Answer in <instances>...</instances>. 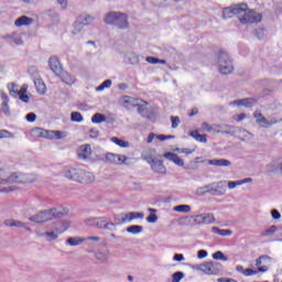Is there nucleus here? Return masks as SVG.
<instances>
[{"label": "nucleus", "mask_w": 282, "mask_h": 282, "mask_svg": "<svg viewBox=\"0 0 282 282\" xmlns=\"http://www.w3.org/2000/svg\"><path fill=\"white\" fill-rule=\"evenodd\" d=\"M128 17L121 12L111 11L104 18L105 23L108 25H116L119 30H127L129 28Z\"/></svg>", "instance_id": "f257e3e1"}, {"label": "nucleus", "mask_w": 282, "mask_h": 282, "mask_svg": "<svg viewBox=\"0 0 282 282\" xmlns=\"http://www.w3.org/2000/svg\"><path fill=\"white\" fill-rule=\"evenodd\" d=\"M63 217V212L57 208L40 212L31 217L29 221H34L35 224H45V221H52V219H61Z\"/></svg>", "instance_id": "f03ea898"}, {"label": "nucleus", "mask_w": 282, "mask_h": 282, "mask_svg": "<svg viewBox=\"0 0 282 282\" xmlns=\"http://www.w3.org/2000/svg\"><path fill=\"white\" fill-rule=\"evenodd\" d=\"M36 177L32 174H23L21 172L11 173L8 178L0 180V184L6 186V184H32L35 182Z\"/></svg>", "instance_id": "7ed1b4c3"}, {"label": "nucleus", "mask_w": 282, "mask_h": 282, "mask_svg": "<svg viewBox=\"0 0 282 282\" xmlns=\"http://www.w3.org/2000/svg\"><path fill=\"white\" fill-rule=\"evenodd\" d=\"M240 8L243 9L242 12H239L238 19L242 25H246L247 23H261V13L248 9V4L246 3L240 4Z\"/></svg>", "instance_id": "20e7f679"}, {"label": "nucleus", "mask_w": 282, "mask_h": 282, "mask_svg": "<svg viewBox=\"0 0 282 282\" xmlns=\"http://www.w3.org/2000/svg\"><path fill=\"white\" fill-rule=\"evenodd\" d=\"M87 226H94L95 228H98L99 230H116V223L111 221L107 217H95V218H88L86 220Z\"/></svg>", "instance_id": "39448f33"}, {"label": "nucleus", "mask_w": 282, "mask_h": 282, "mask_svg": "<svg viewBox=\"0 0 282 282\" xmlns=\"http://www.w3.org/2000/svg\"><path fill=\"white\" fill-rule=\"evenodd\" d=\"M218 67L220 74H232L235 67L232 66V59L228 56V53L220 51L218 55Z\"/></svg>", "instance_id": "423d86ee"}, {"label": "nucleus", "mask_w": 282, "mask_h": 282, "mask_svg": "<svg viewBox=\"0 0 282 282\" xmlns=\"http://www.w3.org/2000/svg\"><path fill=\"white\" fill-rule=\"evenodd\" d=\"M224 270V265L220 262L209 261L203 263V274L208 276H216Z\"/></svg>", "instance_id": "0eeeda50"}, {"label": "nucleus", "mask_w": 282, "mask_h": 282, "mask_svg": "<svg viewBox=\"0 0 282 282\" xmlns=\"http://www.w3.org/2000/svg\"><path fill=\"white\" fill-rule=\"evenodd\" d=\"M253 118H256L257 124L261 126L262 129H270V127H273V124H276V119H268L263 117V113L261 112H254Z\"/></svg>", "instance_id": "6e6552de"}, {"label": "nucleus", "mask_w": 282, "mask_h": 282, "mask_svg": "<svg viewBox=\"0 0 282 282\" xmlns=\"http://www.w3.org/2000/svg\"><path fill=\"white\" fill-rule=\"evenodd\" d=\"M239 12H243V8H241V4L227 7L223 10V19H232L235 14L239 17Z\"/></svg>", "instance_id": "1a4fd4ad"}, {"label": "nucleus", "mask_w": 282, "mask_h": 282, "mask_svg": "<svg viewBox=\"0 0 282 282\" xmlns=\"http://www.w3.org/2000/svg\"><path fill=\"white\" fill-rule=\"evenodd\" d=\"M127 160H129V158L122 154H116V153L106 154V162H108L109 164H127Z\"/></svg>", "instance_id": "9d476101"}, {"label": "nucleus", "mask_w": 282, "mask_h": 282, "mask_svg": "<svg viewBox=\"0 0 282 282\" xmlns=\"http://www.w3.org/2000/svg\"><path fill=\"white\" fill-rule=\"evenodd\" d=\"M3 226H7V228H24V230L32 232V228L28 227L25 223L12 218L6 219Z\"/></svg>", "instance_id": "9b49d317"}, {"label": "nucleus", "mask_w": 282, "mask_h": 282, "mask_svg": "<svg viewBox=\"0 0 282 282\" xmlns=\"http://www.w3.org/2000/svg\"><path fill=\"white\" fill-rule=\"evenodd\" d=\"M138 102H140V99L133 98L131 96H123L119 100L121 107H124L126 109H132V107H138Z\"/></svg>", "instance_id": "f8f14e48"}, {"label": "nucleus", "mask_w": 282, "mask_h": 282, "mask_svg": "<svg viewBox=\"0 0 282 282\" xmlns=\"http://www.w3.org/2000/svg\"><path fill=\"white\" fill-rule=\"evenodd\" d=\"M195 221L205 225L215 224V215L210 213L199 214L195 216Z\"/></svg>", "instance_id": "ddd939ff"}, {"label": "nucleus", "mask_w": 282, "mask_h": 282, "mask_svg": "<svg viewBox=\"0 0 282 282\" xmlns=\"http://www.w3.org/2000/svg\"><path fill=\"white\" fill-rule=\"evenodd\" d=\"M96 182V175L94 173L82 170V174L79 175V184H94Z\"/></svg>", "instance_id": "4468645a"}, {"label": "nucleus", "mask_w": 282, "mask_h": 282, "mask_svg": "<svg viewBox=\"0 0 282 282\" xmlns=\"http://www.w3.org/2000/svg\"><path fill=\"white\" fill-rule=\"evenodd\" d=\"M50 69L55 74V76H61L63 72V66H61V62L56 57H51L48 59Z\"/></svg>", "instance_id": "2eb2a0df"}, {"label": "nucleus", "mask_w": 282, "mask_h": 282, "mask_svg": "<svg viewBox=\"0 0 282 282\" xmlns=\"http://www.w3.org/2000/svg\"><path fill=\"white\" fill-rule=\"evenodd\" d=\"M83 169L70 167L65 172V177L73 182H79Z\"/></svg>", "instance_id": "dca6fc26"}, {"label": "nucleus", "mask_w": 282, "mask_h": 282, "mask_svg": "<svg viewBox=\"0 0 282 282\" xmlns=\"http://www.w3.org/2000/svg\"><path fill=\"white\" fill-rule=\"evenodd\" d=\"M77 155L79 160H89V158H91V145L89 144L80 145L78 149Z\"/></svg>", "instance_id": "f3484780"}, {"label": "nucleus", "mask_w": 282, "mask_h": 282, "mask_svg": "<svg viewBox=\"0 0 282 282\" xmlns=\"http://www.w3.org/2000/svg\"><path fill=\"white\" fill-rule=\"evenodd\" d=\"M151 170L154 173H159L161 175H165L166 174V166H164V163L160 160H154L150 163Z\"/></svg>", "instance_id": "a211bd4d"}, {"label": "nucleus", "mask_w": 282, "mask_h": 282, "mask_svg": "<svg viewBox=\"0 0 282 282\" xmlns=\"http://www.w3.org/2000/svg\"><path fill=\"white\" fill-rule=\"evenodd\" d=\"M0 98L2 100L1 102L2 112L4 113V116H10V106L8 105V102H10V98L3 90H0Z\"/></svg>", "instance_id": "6ab92c4d"}, {"label": "nucleus", "mask_w": 282, "mask_h": 282, "mask_svg": "<svg viewBox=\"0 0 282 282\" xmlns=\"http://www.w3.org/2000/svg\"><path fill=\"white\" fill-rule=\"evenodd\" d=\"M61 80L65 83V85H76V76L69 74L67 70H62L59 75Z\"/></svg>", "instance_id": "aec40b11"}, {"label": "nucleus", "mask_w": 282, "mask_h": 282, "mask_svg": "<svg viewBox=\"0 0 282 282\" xmlns=\"http://www.w3.org/2000/svg\"><path fill=\"white\" fill-rule=\"evenodd\" d=\"M163 158H165V160H169L170 162H173L174 164H176V166H184V160H182L177 154L173 152L164 153Z\"/></svg>", "instance_id": "412c9836"}, {"label": "nucleus", "mask_w": 282, "mask_h": 282, "mask_svg": "<svg viewBox=\"0 0 282 282\" xmlns=\"http://www.w3.org/2000/svg\"><path fill=\"white\" fill-rule=\"evenodd\" d=\"M33 83L35 85V89L37 94H41L43 96L47 91V87L45 86V83L43 82V79L39 78L37 74L34 76Z\"/></svg>", "instance_id": "4be33fe9"}, {"label": "nucleus", "mask_w": 282, "mask_h": 282, "mask_svg": "<svg viewBox=\"0 0 282 282\" xmlns=\"http://www.w3.org/2000/svg\"><path fill=\"white\" fill-rule=\"evenodd\" d=\"M213 195L215 197H221V195H226V181L214 183Z\"/></svg>", "instance_id": "5701e85b"}, {"label": "nucleus", "mask_w": 282, "mask_h": 282, "mask_svg": "<svg viewBox=\"0 0 282 282\" xmlns=\"http://www.w3.org/2000/svg\"><path fill=\"white\" fill-rule=\"evenodd\" d=\"M95 257L98 261H101V263H105L109 260V257H111V252L109 251V248H104L95 253Z\"/></svg>", "instance_id": "b1692460"}, {"label": "nucleus", "mask_w": 282, "mask_h": 282, "mask_svg": "<svg viewBox=\"0 0 282 282\" xmlns=\"http://www.w3.org/2000/svg\"><path fill=\"white\" fill-rule=\"evenodd\" d=\"M155 153V149H148L142 152V160H144L148 164H151L152 162H154V160H158Z\"/></svg>", "instance_id": "393cba45"}, {"label": "nucleus", "mask_w": 282, "mask_h": 282, "mask_svg": "<svg viewBox=\"0 0 282 282\" xmlns=\"http://www.w3.org/2000/svg\"><path fill=\"white\" fill-rule=\"evenodd\" d=\"M34 20L28 15H22L18 18L14 22L15 28H23V25H32Z\"/></svg>", "instance_id": "a878e982"}, {"label": "nucleus", "mask_w": 282, "mask_h": 282, "mask_svg": "<svg viewBox=\"0 0 282 282\" xmlns=\"http://www.w3.org/2000/svg\"><path fill=\"white\" fill-rule=\"evenodd\" d=\"M67 138V132L61 130H48V140H63Z\"/></svg>", "instance_id": "bb28decb"}, {"label": "nucleus", "mask_w": 282, "mask_h": 282, "mask_svg": "<svg viewBox=\"0 0 282 282\" xmlns=\"http://www.w3.org/2000/svg\"><path fill=\"white\" fill-rule=\"evenodd\" d=\"M32 135L34 138H45L46 140H50V130H45L43 128H34L32 130Z\"/></svg>", "instance_id": "cd10ccee"}, {"label": "nucleus", "mask_w": 282, "mask_h": 282, "mask_svg": "<svg viewBox=\"0 0 282 282\" xmlns=\"http://www.w3.org/2000/svg\"><path fill=\"white\" fill-rule=\"evenodd\" d=\"M208 164H210V166L228 167L232 164V162H230V160H226V159H214V160H209Z\"/></svg>", "instance_id": "c85d7f7f"}, {"label": "nucleus", "mask_w": 282, "mask_h": 282, "mask_svg": "<svg viewBox=\"0 0 282 282\" xmlns=\"http://www.w3.org/2000/svg\"><path fill=\"white\" fill-rule=\"evenodd\" d=\"M232 129H235V126L219 124L218 133H224L226 135H235V131H232Z\"/></svg>", "instance_id": "c756f323"}, {"label": "nucleus", "mask_w": 282, "mask_h": 282, "mask_svg": "<svg viewBox=\"0 0 282 282\" xmlns=\"http://www.w3.org/2000/svg\"><path fill=\"white\" fill-rule=\"evenodd\" d=\"M115 221L112 224H115V226H120L121 224H127V221H129V217L128 214H117L113 216Z\"/></svg>", "instance_id": "7c9ffc66"}, {"label": "nucleus", "mask_w": 282, "mask_h": 282, "mask_svg": "<svg viewBox=\"0 0 282 282\" xmlns=\"http://www.w3.org/2000/svg\"><path fill=\"white\" fill-rule=\"evenodd\" d=\"M4 39L12 41V43H15V45H23V39L19 33H12V34L6 35Z\"/></svg>", "instance_id": "2f4dec72"}, {"label": "nucleus", "mask_w": 282, "mask_h": 282, "mask_svg": "<svg viewBox=\"0 0 282 282\" xmlns=\"http://www.w3.org/2000/svg\"><path fill=\"white\" fill-rule=\"evenodd\" d=\"M212 232H214V235H219L220 237H230V235H232V230L221 229L219 227H213Z\"/></svg>", "instance_id": "473e14b6"}, {"label": "nucleus", "mask_w": 282, "mask_h": 282, "mask_svg": "<svg viewBox=\"0 0 282 282\" xmlns=\"http://www.w3.org/2000/svg\"><path fill=\"white\" fill-rule=\"evenodd\" d=\"M189 135L191 138H194V140H196L197 142H203L205 144L206 142H208L206 134H200L199 132H197V130L189 132Z\"/></svg>", "instance_id": "72a5a7b5"}, {"label": "nucleus", "mask_w": 282, "mask_h": 282, "mask_svg": "<svg viewBox=\"0 0 282 282\" xmlns=\"http://www.w3.org/2000/svg\"><path fill=\"white\" fill-rule=\"evenodd\" d=\"M238 104H239V107H254V105H257V99L254 98L239 99Z\"/></svg>", "instance_id": "f704fd0d"}, {"label": "nucleus", "mask_w": 282, "mask_h": 282, "mask_svg": "<svg viewBox=\"0 0 282 282\" xmlns=\"http://www.w3.org/2000/svg\"><path fill=\"white\" fill-rule=\"evenodd\" d=\"M126 58L128 59V63L130 65H139L140 64V56L135 53H128L126 55Z\"/></svg>", "instance_id": "c9c22d12"}, {"label": "nucleus", "mask_w": 282, "mask_h": 282, "mask_svg": "<svg viewBox=\"0 0 282 282\" xmlns=\"http://www.w3.org/2000/svg\"><path fill=\"white\" fill-rule=\"evenodd\" d=\"M91 122L94 124H100L102 122H107V117L100 112H97L91 117Z\"/></svg>", "instance_id": "e433bc0d"}, {"label": "nucleus", "mask_w": 282, "mask_h": 282, "mask_svg": "<svg viewBox=\"0 0 282 282\" xmlns=\"http://www.w3.org/2000/svg\"><path fill=\"white\" fill-rule=\"evenodd\" d=\"M279 164H281V161H273L267 164V171L269 173H279V169H281Z\"/></svg>", "instance_id": "4c0bfd02"}, {"label": "nucleus", "mask_w": 282, "mask_h": 282, "mask_svg": "<svg viewBox=\"0 0 282 282\" xmlns=\"http://www.w3.org/2000/svg\"><path fill=\"white\" fill-rule=\"evenodd\" d=\"M85 241V238L70 237L66 240L67 246H80Z\"/></svg>", "instance_id": "58836bf2"}, {"label": "nucleus", "mask_w": 282, "mask_h": 282, "mask_svg": "<svg viewBox=\"0 0 282 282\" xmlns=\"http://www.w3.org/2000/svg\"><path fill=\"white\" fill-rule=\"evenodd\" d=\"M148 210L151 214L147 217V223L148 224H156L158 223V215H155V213H158V209L149 208Z\"/></svg>", "instance_id": "ea45409f"}, {"label": "nucleus", "mask_w": 282, "mask_h": 282, "mask_svg": "<svg viewBox=\"0 0 282 282\" xmlns=\"http://www.w3.org/2000/svg\"><path fill=\"white\" fill-rule=\"evenodd\" d=\"M111 142H113L115 144H117V147H120L121 149H129V142L119 139L118 137H112Z\"/></svg>", "instance_id": "a19ab883"}, {"label": "nucleus", "mask_w": 282, "mask_h": 282, "mask_svg": "<svg viewBox=\"0 0 282 282\" xmlns=\"http://www.w3.org/2000/svg\"><path fill=\"white\" fill-rule=\"evenodd\" d=\"M7 87L9 89L10 96H19V94L21 93V89H19V85L14 83L8 84Z\"/></svg>", "instance_id": "79ce46f5"}, {"label": "nucleus", "mask_w": 282, "mask_h": 282, "mask_svg": "<svg viewBox=\"0 0 282 282\" xmlns=\"http://www.w3.org/2000/svg\"><path fill=\"white\" fill-rule=\"evenodd\" d=\"M142 230H144V228L140 225H132L127 228V232H129L130 235H140Z\"/></svg>", "instance_id": "37998d69"}, {"label": "nucleus", "mask_w": 282, "mask_h": 282, "mask_svg": "<svg viewBox=\"0 0 282 282\" xmlns=\"http://www.w3.org/2000/svg\"><path fill=\"white\" fill-rule=\"evenodd\" d=\"M133 219H144V213H138V212L128 213V221H133Z\"/></svg>", "instance_id": "c03bdc74"}, {"label": "nucleus", "mask_w": 282, "mask_h": 282, "mask_svg": "<svg viewBox=\"0 0 282 282\" xmlns=\"http://www.w3.org/2000/svg\"><path fill=\"white\" fill-rule=\"evenodd\" d=\"M73 34H80L85 28V22L76 21L73 25Z\"/></svg>", "instance_id": "a18cd8bd"}, {"label": "nucleus", "mask_w": 282, "mask_h": 282, "mask_svg": "<svg viewBox=\"0 0 282 282\" xmlns=\"http://www.w3.org/2000/svg\"><path fill=\"white\" fill-rule=\"evenodd\" d=\"M147 105H149V102L142 101V99L137 101V106L135 107H137L139 113H141V116H144V111H147Z\"/></svg>", "instance_id": "49530a36"}, {"label": "nucleus", "mask_w": 282, "mask_h": 282, "mask_svg": "<svg viewBox=\"0 0 282 282\" xmlns=\"http://www.w3.org/2000/svg\"><path fill=\"white\" fill-rule=\"evenodd\" d=\"M84 118L83 115L78 111H73L70 113V121L72 122H83Z\"/></svg>", "instance_id": "de8ad7c7"}, {"label": "nucleus", "mask_w": 282, "mask_h": 282, "mask_svg": "<svg viewBox=\"0 0 282 282\" xmlns=\"http://www.w3.org/2000/svg\"><path fill=\"white\" fill-rule=\"evenodd\" d=\"M185 276L186 274L182 271L174 272L172 274V282H181Z\"/></svg>", "instance_id": "09e8293b"}, {"label": "nucleus", "mask_w": 282, "mask_h": 282, "mask_svg": "<svg viewBox=\"0 0 282 282\" xmlns=\"http://www.w3.org/2000/svg\"><path fill=\"white\" fill-rule=\"evenodd\" d=\"M276 230H279V228L273 225L269 229H265L264 231H262V237H272V235H274Z\"/></svg>", "instance_id": "8fccbe9b"}, {"label": "nucleus", "mask_w": 282, "mask_h": 282, "mask_svg": "<svg viewBox=\"0 0 282 282\" xmlns=\"http://www.w3.org/2000/svg\"><path fill=\"white\" fill-rule=\"evenodd\" d=\"M213 259H215V261H228V257H226L221 251L213 253Z\"/></svg>", "instance_id": "3c124183"}, {"label": "nucleus", "mask_w": 282, "mask_h": 282, "mask_svg": "<svg viewBox=\"0 0 282 282\" xmlns=\"http://www.w3.org/2000/svg\"><path fill=\"white\" fill-rule=\"evenodd\" d=\"M111 79H107L104 83H101L98 87H97V91H102L105 89H109L111 87Z\"/></svg>", "instance_id": "603ef678"}, {"label": "nucleus", "mask_w": 282, "mask_h": 282, "mask_svg": "<svg viewBox=\"0 0 282 282\" xmlns=\"http://www.w3.org/2000/svg\"><path fill=\"white\" fill-rule=\"evenodd\" d=\"M176 213H191V207L188 205H178L174 207Z\"/></svg>", "instance_id": "864d4df0"}, {"label": "nucleus", "mask_w": 282, "mask_h": 282, "mask_svg": "<svg viewBox=\"0 0 282 282\" xmlns=\"http://www.w3.org/2000/svg\"><path fill=\"white\" fill-rule=\"evenodd\" d=\"M18 96L22 102H30V96L25 95V89L21 88Z\"/></svg>", "instance_id": "5fc2aeb1"}, {"label": "nucleus", "mask_w": 282, "mask_h": 282, "mask_svg": "<svg viewBox=\"0 0 282 282\" xmlns=\"http://www.w3.org/2000/svg\"><path fill=\"white\" fill-rule=\"evenodd\" d=\"M3 138H14V134L8 130H0V140H3Z\"/></svg>", "instance_id": "6e6d98bb"}, {"label": "nucleus", "mask_w": 282, "mask_h": 282, "mask_svg": "<svg viewBox=\"0 0 282 282\" xmlns=\"http://www.w3.org/2000/svg\"><path fill=\"white\" fill-rule=\"evenodd\" d=\"M42 237H50L52 240L58 239V234L54 231H46L42 234Z\"/></svg>", "instance_id": "4d7b16f0"}, {"label": "nucleus", "mask_w": 282, "mask_h": 282, "mask_svg": "<svg viewBox=\"0 0 282 282\" xmlns=\"http://www.w3.org/2000/svg\"><path fill=\"white\" fill-rule=\"evenodd\" d=\"M147 63H150V65H158L160 62V58L153 57V56H148L145 58Z\"/></svg>", "instance_id": "13d9d810"}, {"label": "nucleus", "mask_w": 282, "mask_h": 282, "mask_svg": "<svg viewBox=\"0 0 282 282\" xmlns=\"http://www.w3.org/2000/svg\"><path fill=\"white\" fill-rule=\"evenodd\" d=\"M172 129H177L180 127V117H171Z\"/></svg>", "instance_id": "bf43d9fd"}, {"label": "nucleus", "mask_w": 282, "mask_h": 282, "mask_svg": "<svg viewBox=\"0 0 282 282\" xmlns=\"http://www.w3.org/2000/svg\"><path fill=\"white\" fill-rule=\"evenodd\" d=\"M237 186H241L240 181H229L228 182V188L232 189V188H237Z\"/></svg>", "instance_id": "052dcab7"}, {"label": "nucleus", "mask_w": 282, "mask_h": 282, "mask_svg": "<svg viewBox=\"0 0 282 282\" xmlns=\"http://www.w3.org/2000/svg\"><path fill=\"white\" fill-rule=\"evenodd\" d=\"M206 257H208V251L200 249L197 252V259H206Z\"/></svg>", "instance_id": "680f3d73"}, {"label": "nucleus", "mask_w": 282, "mask_h": 282, "mask_svg": "<svg viewBox=\"0 0 282 282\" xmlns=\"http://www.w3.org/2000/svg\"><path fill=\"white\" fill-rule=\"evenodd\" d=\"M258 273H259V271L252 270V269H246V270L243 271V275H245V276H253V274H258Z\"/></svg>", "instance_id": "e2e57ef3"}, {"label": "nucleus", "mask_w": 282, "mask_h": 282, "mask_svg": "<svg viewBox=\"0 0 282 282\" xmlns=\"http://www.w3.org/2000/svg\"><path fill=\"white\" fill-rule=\"evenodd\" d=\"M25 119L28 120V122H35L36 120V113L34 112H30L25 116Z\"/></svg>", "instance_id": "0e129e2a"}, {"label": "nucleus", "mask_w": 282, "mask_h": 282, "mask_svg": "<svg viewBox=\"0 0 282 282\" xmlns=\"http://www.w3.org/2000/svg\"><path fill=\"white\" fill-rule=\"evenodd\" d=\"M272 219H281V213L278 209L271 210Z\"/></svg>", "instance_id": "69168bd1"}, {"label": "nucleus", "mask_w": 282, "mask_h": 282, "mask_svg": "<svg viewBox=\"0 0 282 282\" xmlns=\"http://www.w3.org/2000/svg\"><path fill=\"white\" fill-rule=\"evenodd\" d=\"M184 254H182V253H176V254H174V257H173V261H177V262H182V261H184Z\"/></svg>", "instance_id": "338daca9"}, {"label": "nucleus", "mask_w": 282, "mask_h": 282, "mask_svg": "<svg viewBox=\"0 0 282 282\" xmlns=\"http://www.w3.org/2000/svg\"><path fill=\"white\" fill-rule=\"evenodd\" d=\"M58 6H61L62 10H67L68 2L67 0H57Z\"/></svg>", "instance_id": "774afa93"}]
</instances>
